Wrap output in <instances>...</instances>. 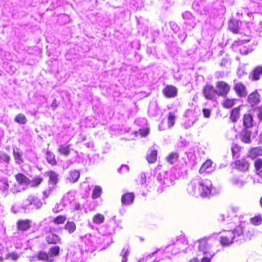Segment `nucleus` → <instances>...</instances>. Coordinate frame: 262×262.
I'll return each mask as SVG.
<instances>
[{
  "label": "nucleus",
  "instance_id": "nucleus-1",
  "mask_svg": "<svg viewBox=\"0 0 262 262\" xmlns=\"http://www.w3.org/2000/svg\"><path fill=\"white\" fill-rule=\"evenodd\" d=\"M212 190V184L208 179H202L196 178L193 179L188 185L187 190L190 195L198 197H207L211 194Z\"/></svg>",
  "mask_w": 262,
  "mask_h": 262
},
{
  "label": "nucleus",
  "instance_id": "nucleus-2",
  "mask_svg": "<svg viewBox=\"0 0 262 262\" xmlns=\"http://www.w3.org/2000/svg\"><path fill=\"white\" fill-rule=\"evenodd\" d=\"M81 239L88 247V250L91 251L101 246L104 248L112 242V238L110 235L97 236L91 234H86L81 237Z\"/></svg>",
  "mask_w": 262,
  "mask_h": 262
},
{
  "label": "nucleus",
  "instance_id": "nucleus-3",
  "mask_svg": "<svg viewBox=\"0 0 262 262\" xmlns=\"http://www.w3.org/2000/svg\"><path fill=\"white\" fill-rule=\"evenodd\" d=\"M220 242L223 246H228L241 239L243 228L237 227L233 230L223 231L220 233Z\"/></svg>",
  "mask_w": 262,
  "mask_h": 262
},
{
  "label": "nucleus",
  "instance_id": "nucleus-4",
  "mask_svg": "<svg viewBox=\"0 0 262 262\" xmlns=\"http://www.w3.org/2000/svg\"><path fill=\"white\" fill-rule=\"evenodd\" d=\"M210 237L205 236L199 239L195 242L198 254V255L202 254L203 255H211V257H213L219 251L214 252L211 250L212 245L209 243Z\"/></svg>",
  "mask_w": 262,
  "mask_h": 262
},
{
  "label": "nucleus",
  "instance_id": "nucleus-5",
  "mask_svg": "<svg viewBox=\"0 0 262 262\" xmlns=\"http://www.w3.org/2000/svg\"><path fill=\"white\" fill-rule=\"evenodd\" d=\"M42 205V202L38 197L34 195H30L23 202L21 207L24 212L28 213L34 208H40Z\"/></svg>",
  "mask_w": 262,
  "mask_h": 262
},
{
  "label": "nucleus",
  "instance_id": "nucleus-6",
  "mask_svg": "<svg viewBox=\"0 0 262 262\" xmlns=\"http://www.w3.org/2000/svg\"><path fill=\"white\" fill-rule=\"evenodd\" d=\"M176 177L172 170L160 172L157 177V180L160 184L169 186L174 184Z\"/></svg>",
  "mask_w": 262,
  "mask_h": 262
},
{
  "label": "nucleus",
  "instance_id": "nucleus-7",
  "mask_svg": "<svg viewBox=\"0 0 262 262\" xmlns=\"http://www.w3.org/2000/svg\"><path fill=\"white\" fill-rule=\"evenodd\" d=\"M188 241L185 238H182L177 241L176 244L172 245H169L166 248L167 251L171 249V253L176 254L181 251L184 253L188 252Z\"/></svg>",
  "mask_w": 262,
  "mask_h": 262
},
{
  "label": "nucleus",
  "instance_id": "nucleus-8",
  "mask_svg": "<svg viewBox=\"0 0 262 262\" xmlns=\"http://www.w3.org/2000/svg\"><path fill=\"white\" fill-rule=\"evenodd\" d=\"M196 113L192 110H187L184 115V126L186 128L191 127L198 120Z\"/></svg>",
  "mask_w": 262,
  "mask_h": 262
},
{
  "label": "nucleus",
  "instance_id": "nucleus-9",
  "mask_svg": "<svg viewBox=\"0 0 262 262\" xmlns=\"http://www.w3.org/2000/svg\"><path fill=\"white\" fill-rule=\"evenodd\" d=\"M216 94L219 96L225 97L230 90V85L225 81H220L216 83Z\"/></svg>",
  "mask_w": 262,
  "mask_h": 262
},
{
  "label": "nucleus",
  "instance_id": "nucleus-10",
  "mask_svg": "<svg viewBox=\"0 0 262 262\" xmlns=\"http://www.w3.org/2000/svg\"><path fill=\"white\" fill-rule=\"evenodd\" d=\"M216 90L211 85H206L203 88V93L204 97L207 99H213L215 96Z\"/></svg>",
  "mask_w": 262,
  "mask_h": 262
},
{
  "label": "nucleus",
  "instance_id": "nucleus-11",
  "mask_svg": "<svg viewBox=\"0 0 262 262\" xmlns=\"http://www.w3.org/2000/svg\"><path fill=\"white\" fill-rule=\"evenodd\" d=\"M157 149L156 146L151 147L147 155V160L149 163H154L157 160Z\"/></svg>",
  "mask_w": 262,
  "mask_h": 262
},
{
  "label": "nucleus",
  "instance_id": "nucleus-12",
  "mask_svg": "<svg viewBox=\"0 0 262 262\" xmlns=\"http://www.w3.org/2000/svg\"><path fill=\"white\" fill-rule=\"evenodd\" d=\"M37 260L52 262V259L50 257L49 254L42 251L40 252L36 256H33L30 259V261H36Z\"/></svg>",
  "mask_w": 262,
  "mask_h": 262
},
{
  "label": "nucleus",
  "instance_id": "nucleus-13",
  "mask_svg": "<svg viewBox=\"0 0 262 262\" xmlns=\"http://www.w3.org/2000/svg\"><path fill=\"white\" fill-rule=\"evenodd\" d=\"M164 95L169 98L174 97L177 95L178 91L176 87L167 85L163 90Z\"/></svg>",
  "mask_w": 262,
  "mask_h": 262
},
{
  "label": "nucleus",
  "instance_id": "nucleus-14",
  "mask_svg": "<svg viewBox=\"0 0 262 262\" xmlns=\"http://www.w3.org/2000/svg\"><path fill=\"white\" fill-rule=\"evenodd\" d=\"M234 89L237 94L241 97H244L247 95L246 88L245 85L241 82L235 83Z\"/></svg>",
  "mask_w": 262,
  "mask_h": 262
},
{
  "label": "nucleus",
  "instance_id": "nucleus-15",
  "mask_svg": "<svg viewBox=\"0 0 262 262\" xmlns=\"http://www.w3.org/2000/svg\"><path fill=\"white\" fill-rule=\"evenodd\" d=\"M182 16L183 19L186 20L185 21L186 24L188 25L192 28L194 27L195 24L194 19L190 12L186 11L182 14Z\"/></svg>",
  "mask_w": 262,
  "mask_h": 262
},
{
  "label": "nucleus",
  "instance_id": "nucleus-16",
  "mask_svg": "<svg viewBox=\"0 0 262 262\" xmlns=\"http://www.w3.org/2000/svg\"><path fill=\"white\" fill-rule=\"evenodd\" d=\"M61 241V238L54 233H50L46 236V241L49 244H59Z\"/></svg>",
  "mask_w": 262,
  "mask_h": 262
},
{
  "label": "nucleus",
  "instance_id": "nucleus-17",
  "mask_svg": "<svg viewBox=\"0 0 262 262\" xmlns=\"http://www.w3.org/2000/svg\"><path fill=\"white\" fill-rule=\"evenodd\" d=\"M249 163L245 159L237 160L235 162L236 168L243 171L247 170L249 168Z\"/></svg>",
  "mask_w": 262,
  "mask_h": 262
},
{
  "label": "nucleus",
  "instance_id": "nucleus-18",
  "mask_svg": "<svg viewBox=\"0 0 262 262\" xmlns=\"http://www.w3.org/2000/svg\"><path fill=\"white\" fill-rule=\"evenodd\" d=\"M135 195L133 193H127L122 195L121 201L124 205L131 204L134 200Z\"/></svg>",
  "mask_w": 262,
  "mask_h": 262
},
{
  "label": "nucleus",
  "instance_id": "nucleus-19",
  "mask_svg": "<svg viewBox=\"0 0 262 262\" xmlns=\"http://www.w3.org/2000/svg\"><path fill=\"white\" fill-rule=\"evenodd\" d=\"M13 155L15 162L17 164H21L23 163V154L18 148H15L13 150Z\"/></svg>",
  "mask_w": 262,
  "mask_h": 262
},
{
  "label": "nucleus",
  "instance_id": "nucleus-20",
  "mask_svg": "<svg viewBox=\"0 0 262 262\" xmlns=\"http://www.w3.org/2000/svg\"><path fill=\"white\" fill-rule=\"evenodd\" d=\"M260 100V96L257 92H254L250 94L248 96V100L251 105L257 104Z\"/></svg>",
  "mask_w": 262,
  "mask_h": 262
},
{
  "label": "nucleus",
  "instance_id": "nucleus-21",
  "mask_svg": "<svg viewBox=\"0 0 262 262\" xmlns=\"http://www.w3.org/2000/svg\"><path fill=\"white\" fill-rule=\"evenodd\" d=\"M262 155V147H255L250 149L248 152V157L254 159Z\"/></svg>",
  "mask_w": 262,
  "mask_h": 262
},
{
  "label": "nucleus",
  "instance_id": "nucleus-22",
  "mask_svg": "<svg viewBox=\"0 0 262 262\" xmlns=\"http://www.w3.org/2000/svg\"><path fill=\"white\" fill-rule=\"evenodd\" d=\"M80 173L78 170H71L68 177H67V180L71 183H75L78 181Z\"/></svg>",
  "mask_w": 262,
  "mask_h": 262
},
{
  "label": "nucleus",
  "instance_id": "nucleus-23",
  "mask_svg": "<svg viewBox=\"0 0 262 262\" xmlns=\"http://www.w3.org/2000/svg\"><path fill=\"white\" fill-rule=\"evenodd\" d=\"M212 162L210 160H207L201 166L199 170L200 173L209 172L211 170Z\"/></svg>",
  "mask_w": 262,
  "mask_h": 262
},
{
  "label": "nucleus",
  "instance_id": "nucleus-24",
  "mask_svg": "<svg viewBox=\"0 0 262 262\" xmlns=\"http://www.w3.org/2000/svg\"><path fill=\"white\" fill-rule=\"evenodd\" d=\"M47 175L49 177V183L52 185H56L58 181V175L53 171H50L47 172Z\"/></svg>",
  "mask_w": 262,
  "mask_h": 262
},
{
  "label": "nucleus",
  "instance_id": "nucleus-25",
  "mask_svg": "<svg viewBox=\"0 0 262 262\" xmlns=\"http://www.w3.org/2000/svg\"><path fill=\"white\" fill-rule=\"evenodd\" d=\"M17 181L21 185H28L30 183V180L25 175L18 173L16 176Z\"/></svg>",
  "mask_w": 262,
  "mask_h": 262
},
{
  "label": "nucleus",
  "instance_id": "nucleus-26",
  "mask_svg": "<svg viewBox=\"0 0 262 262\" xmlns=\"http://www.w3.org/2000/svg\"><path fill=\"white\" fill-rule=\"evenodd\" d=\"M251 133L248 129H245L241 134V140L245 143H250L251 142Z\"/></svg>",
  "mask_w": 262,
  "mask_h": 262
},
{
  "label": "nucleus",
  "instance_id": "nucleus-27",
  "mask_svg": "<svg viewBox=\"0 0 262 262\" xmlns=\"http://www.w3.org/2000/svg\"><path fill=\"white\" fill-rule=\"evenodd\" d=\"M9 189V185L8 181L5 180H2L0 181V191H2V193L4 196H6L8 194Z\"/></svg>",
  "mask_w": 262,
  "mask_h": 262
},
{
  "label": "nucleus",
  "instance_id": "nucleus-28",
  "mask_svg": "<svg viewBox=\"0 0 262 262\" xmlns=\"http://www.w3.org/2000/svg\"><path fill=\"white\" fill-rule=\"evenodd\" d=\"M30 221L29 220L19 221L17 222V227L19 230L26 231L30 227Z\"/></svg>",
  "mask_w": 262,
  "mask_h": 262
},
{
  "label": "nucleus",
  "instance_id": "nucleus-29",
  "mask_svg": "<svg viewBox=\"0 0 262 262\" xmlns=\"http://www.w3.org/2000/svg\"><path fill=\"white\" fill-rule=\"evenodd\" d=\"M243 123L244 126L247 128L252 126L253 120L251 115L246 114L244 115L243 118Z\"/></svg>",
  "mask_w": 262,
  "mask_h": 262
},
{
  "label": "nucleus",
  "instance_id": "nucleus-30",
  "mask_svg": "<svg viewBox=\"0 0 262 262\" xmlns=\"http://www.w3.org/2000/svg\"><path fill=\"white\" fill-rule=\"evenodd\" d=\"M74 192L69 191L63 197V202L65 205L68 203H71L74 200Z\"/></svg>",
  "mask_w": 262,
  "mask_h": 262
},
{
  "label": "nucleus",
  "instance_id": "nucleus-31",
  "mask_svg": "<svg viewBox=\"0 0 262 262\" xmlns=\"http://www.w3.org/2000/svg\"><path fill=\"white\" fill-rule=\"evenodd\" d=\"M261 75H262V66H258L253 71L252 75V79L257 80L259 79Z\"/></svg>",
  "mask_w": 262,
  "mask_h": 262
},
{
  "label": "nucleus",
  "instance_id": "nucleus-32",
  "mask_svg": "<svg viewBox=\"0 0 262 262\" xmlns=\"http://www.w3.org/2000/svg\"><path fill=\"white\" fill-rule=\"evenodd\" d=\"M60 248L59 246L52 247L49 250L48 254L50 255V257L52 259V261L54 260V257L57 256L59 255Z\"/></svg>",
  "mask_w": 262,
  "mask_h": 262
},
{
  "label": "nucleus",
  "instance_id": "nucleus-33",
  "mask_svg": "<svg viewBox=\"0 0 262 262\" xmlns=\"http://www.w3.org/2000/svg\"><path fill=\"white\" fill-rule=\"evenodd\" d=\"M130 253V249L128 246H125L121 252V255L122 257V262H127V256L129 255Z\"/></svg>",
  "mask_w": 262,
  "mask_h": 262
},
{
  "label": "nucleus",
  "instance_id": "nucleus-34",
  "mask_svg": "<svg viewBox=\"0 0 262 262\" xmlns=\"http://www.w3.org/2000/svg\"><path fill=\"white\" fill-rule=\"evenodd\" d=\"M76 224L73 222L68 221L64 226V229L69 234H72L76 230Z\"/></svg>",
  "mask_w": 262,
  "mask_h": 262
},
{
  "label": "nucleus",
  "instance_id": "nucleus-35",
  "mask_svg": "<svg viewBox=\"0 0 262 262\" xmlns=\"http://www.w3.org/2000/svg\"><path fill=\"white\" fill-rule=\"evenodd\" d=\"M105 217L104 215L101 213H97L93 217V222L97 225L103 223L104 221Z\"/></svg>",
  "mask_w": 262,
  "mask_h": 262
},
{
  "label": "nucleus",
  "instance_id": "nucleus-36",
  "mask_svg": "<svg viewBox=\"0 0 262 262\" xmlns=\"http://www.w3.org/2000/svg\"><path fill=\"white\" fill-rule=\"evenodd\" d=\"M239 109L238 107L234 108L230 115V119L233 122H236L239 118Z\"/></svg>",
  "mask_w": 262,
  "mask_h": 262
},
{
  "label": "nucleus",
  "instance_id": "nucleus-37",
  "mask_svg": "<svg viewBox=\"0 0 262 262\" xmlns=\"http://www.w3.org/2000/svg\"><path fill=\"white\" fill-rule=\"evenodd\" d=\"M231 150L233 157L237 158L240 155L241 147L237 144H234L232 147Z\"/></svg>",
  "mask_w": 262,
  "mask_h": 262
},
{
  "label": "nucleus",
  "instance_id": "nucleus-38",
  "mask_svg": "<svg viewBox=\"0 0 262 262\" xmlns=\"http://www.w3.org/2000/svg\"><path fill=\"white\" fill-rule=\"evenodd\" d=\"M176 116L174 113L169 112L168 116V127L171 128L175 123Z\"/></svg>",
  "mask_w": 262,
  "mask_h": 262
},
{
  "label": "nucleus",
  "instance_id": "nucleus-39",
  "mask_svg": "<svg viewBox=\"0 0 262 262\" xmlns=\"http://www.w3.org/2000/svg\"><path fill=\"white\" fill-rule=\"evenodd\" d=\"M14 120L16 122L21 124H25L27 122L26 117L23 114H19L16 115Z\"/></svg>",
  "mask_w": 262,
  "mask_h": 262
},
{
  "label": "nucleus",
  "instance_id": "nucleus-40",
  "mask_svg": "<svg viewBox=\"0 0 262 262\" xmlns=\"http://www.w3.org/2000/svg\"><path fill=\"white\" fill-rule=\"evenodd\" d=\"M70 145H61L59 146V152L64 156H68L70 153Z\"/></svg>",
  "mask_w": 262,
  "mask_h": 262
},
{
  "label": "nucleus",
  "instance_id": "nucleus-41",
  "mask_svg": "<svg viewBox=\"0 0 262 262\" xmlns=\"http://www.w3.org/2000/svg\"><path fill=\"white\" fill-rule=\"evenodd\" d=\"M20 257V254L16 252H10L7 254L6 256V259H9L12 261H16Z\"/></svg>",
  "mask_w": 262,
  "mask_h": 262
},
{
  "label": "nucleus",
  "instance_id": "nucleus-42",
  "mask_svg": "<svg viewBox=\"0 0 262 262\" xmlns=\"http://www.w3.org/2000/svg\"><path fill=\"white\" fill-rule=\"evenodd\" d=\"M102 193V188L100 186H96L93 190L92 193V198L96 199L100 197Z\"/></svg>",
  "mask_w": 262,
  "mask_h": 262
},
{
  "label": "nucleus",
  "instance_id": "nucleus-43",
  "mask_svg": "<svg viewBox=\"0 0 262 262\" xmlns=\"http://www.w3.org/2000/svg\"><path fill=\"white\" fill-rule=\"evenodd\" d=\"M166 158L169 163L173 164L178 160V155L176 152H171L167 157Z\"/></svg>",
  "mask_w": 262,
  "mask_h": 262
},
{
  "label": "nucleus",
  "instance_id": "nucleus-44",
  "mask_svg": "<svg viewBox=\"0 0 262 262\" xmlns=\"http://www.w3.org/2000/svg\"><path fill=\"white\" fill-rule=\"evenodd\" d=\"M46 159L49 163L52 165H55L56 164L55 156L52 152H47Z\"/></svg>",
  "mask_w": 262,
  "mask_h": 262
},
{
  "label": "nucleus",
  "instance_id": "nucleus-45",
  "mask_svg": "<svg viewBox=\"0 0 262 262\" xmlns=\"http://www.w3.org/2000/svg\"><path fill=\"white\" fill-rule=\"evenodd\" d=\"M42 181V179L39 177H35L32 181H30V185L31 187H36L39 185Z\"/></svg>",
  "mask_w": 262,
  "mask_h": 262
},
{
  "label": "nucleus",
  "instance_id": "nucleus-46",
  "mask_svg": "<svg viewBox=\"0 0 262 262\" xmlns=\"http://www.w3.org/2000/svg\"><path fill=\"white\" fill-rule=\"evenodd\" d=\"M251 223L254 225H259L262 222V217L258 215L250 219Z\"/></svg>",
  "mask_w": 262,
  "mask_h": 262
},
{
  "label": "nucleus",
  "instance_id": "nucleus-47",
  "mask_svg": "<svg viewBox=\"0 0 262 262\" xmlns=\"http://www.w3.org/2000/svg\"><path fill=\"white\" fill-rule=\"evenodd\" d=\"M10 160V157L5 152H0V162H5L9 163Z\"/></svg>",
  "mask_w": 262,
  "mask_h": 262
},
{
  "label": "nucleus",
  "instance_id": "nucleus-48",
  "mask_svg": "<svg viewBox=\"0 0 262 262\" xmlns=\"http://www.w3.org/2000/svg\"><path fill=\"white\" fill-rule=\"evenodd\" d=\"M66 220V217L63 215H59L54 219L53 222L57 225L64 223Z\"/></svg>",
  "mask_w": 262,
  "mask_h": 262
},
{
  "label": "nucleus",
  "instance_id": "nucleus-49",
  "mask_svg": "<svg viewBox=\"0 0 262 262\" xmlns=\"http://www.w3.org/2000/svg\"><path fill=\"white\" fill-rule=\"evenodd\" d=\"M234 99H227L223 102V105L226 108H230L234 105Z\"/></svg>",
  "mask_w": 262,
  "mask_h": 262
},
{
  "label": "nucleus",
  "instance_id": "nucleus-50",
  "mask_svg": "<svg viewBox=\"0 0 262 262\" xmlns=\"http://www.w3.org/2000/svg\"><path fill=\"white\" fill-rule=\"evenodd\" d=\"M237 74L240 78L246 74L245 72V67L243 66H239L237 69Z\"/></svg>",
  "mask_w": 262,
  "mask_h": 262
},
{
  "label": "nucleus",
  "instance_id": "nucleus-51",
  "mask_svg": "<svg viewBox=\"0 0 262 262\" xmlns=\"http://www.w3.org/2000/svg\"><path fill=\"white\" fill-rule=\"evenodd\" d=\"M237 26L234 25L233 22H231L229 24V27L230 29L234 33H237L238 32V22H236Z\"/></svg>",
  "mask_w": 262,
  "mask_h": 262
},
{
  "label": "nucleus",
  "instance_id": "nucleus-52",
  "mask_svg": "<svg viewBox=\"0 0 262 262\" xmlns=\"http://www.w3.org/2000/svg\"><path fill=\"white\" fill-rule=\"evenodd\" d=\"M129 170V167L126 165H122L118 169V172L121 174H124L127 173Z\"/></svg>",
  "mask_w": 262,
  "mask_h": 262
},
{
  "label": "nucleus",
  "instance_id": "nucleus-53",
  "mask_svg": "<svg viewBox=\"0 0 262 262\" xmlns=\"http://www.w3.org/2000/svg\"><path fill=\"white\" fill-rule=\"evenodd\" d=\"M232 182L234 185L239 187L243 186L244 184V183L240 181L237 178H233L232 180Z\"/></svg>",
  "mask_w": 262,
  "mask_h": 262
},
{
  "label": "nucleus",
  "instance_id": "nucleus-54",
  "mask_svg": "<svg viewBox=\"0 0 262 262\" xmlns=\"http://www.w3.org/2000/svg\"><path fill=\"white\" fill-rule=\"evenodd\" d=\"M199 2H201V4H203L205 2V0H199V1H194L193 3H192V7L196 9L197 10H198L199 9Z\"/></svg>",
  "mask_w": 262,
  "mask_h": 262
},
{
  "label": "nucleus",
  "instance_id": "nucleus-55",
  "mask_svg": "<svg viewBox=\"0 0 262 262\" xmlns=\"http://www.w3.org/2000/svg\"><path fill=\"white\" fill-rule=\"evenodd\" d=\"M211 255H204V257L201 259L200 262H211L212 257H211Z\"/></svg>",
  "mask_w": 262,
  "mask_h": 262
},
{
  "label": "nucleus",
  "instance_id": "nucleus-56",
  "mask_svg": "<svg viewBox=\"0 0 262 262\" xmlns=\"http://www.w3.org/2000/svg\"><path fill=\"white\" fill-rule=\"evenodd\" d=\"M146 176L145 173H141L140 176L139 182L141 184L143 185L146 182Z\"/></svg>",
  "mask_w": 262,
  "mask_h": 262
},
{
  "label": "nucleus",
  "instance_id": "nucleus-57",
  "mask_svg": "<svg viewBox=\"0 0 262 262\" xmlns=\"http://www.w3.org/2000/svg\"><path fill=\"white\" fill-rule=\"evenodd\" d=\"M140 134L141 136L144 137L147 135L149 133V129L148 128H143L139 130Z\"/></svg>",
  "mask_w": 262,
  "mask_h": 262
},
{
  "label": "nucleus",
  "instance_id": "nucleus-58",
  "mask_svg": "<svg viewBox=\"0 0 262 262\" xmlns=\"http://www.w3.org/2000/svg\"><path fill=\"white\" fill-rule=\"evenodd\" d=\"M203 115L206 118H209L210 116V111L208 109H203Z\"/></svg>",
  "mask_w": 262,
  "mask_h": 262
},
{
  "label": "nucleus",
  "instance_id": "nucleus-59",
  "mask_svg": "<svg viewBox=\"0 0 262 262\" xmlns=\"http://www.w3.org/2000/svg\"><path fill=\"white\" fill-rule=\"evenodd\" d=\"M257 116L258 117L259 122L262 121V110H259L257 112Z\"/></svg>",
  "mask_w": 262,
  "mask_h": 262
},
{
  "label": "nucleus",
  "instance_id": "nucleus-60",
  "mask_svg": "<svg viewBox=\"0 0 262 262\" xmlns=\"http://www.w3.org/2000/svg\"><path fill=\"white\" fill-rule=\"evenodd\" d=\"M50 193H51L50 190H48L45 191L43 192V195L45 196V198H48L50 195Z\"/></svg>",
  "mask_w": 262,
  "mask_h": 262
},
{
  "label": "nucleus",
  "instance_id": "nucleus-61",
  "mask_svg": "<svg viewBox=\"0 0 262 262\" xmlns=\"http://www.w3.org/2000/svg\"><path fill=\"white\" fill-rule=\"evenodd\" d=\"M80 205H79V204H75V206H74V210H80Z\"/></svg>",
  "mask_w": 262,
  "mask_h": 262
},
{
  "label": "nucleus",
  "instance_id": "nucleus-62",
  "mask_svg": "<svg viewBox=\"0 0 262 262\" xmlns=\"http://www.w3.org/2000/svg\"><path fill=\"white\" fill-rule=\"evenodd\" d=\"M57 103H56V100H54L53 101L52 103L51 104V106H52V107H53V108H55V107H57Z\"/></svg>",
  "mask_w": 262,
  "mask_h": 262
},
{
  "label": "nucleus",
  "instance_id": "nucleus-63",
  "mask_svg": "<svg viewBox=\"0 0 262 262\" xmlns=\"http://www.w3.org/2000/svg\"><path fill=\"white\" fill-rule=\"evenodd\" d=\"M219 220H220L222 221H224V220H225V215L224 214H221L220 216Z\"/></svg>",
  "mask_w": 262,
  "mask_h": 262
},
{
  "label": "nucleus",
  "instance_id": "nucleus-64",
  "mask_svg": "<svg viewBox=\"0 0 262 262\" xmlns=\"http://www.w3.org/2000/svg\"><path fill=\"white\" fill-rule=\"evenodd\" d=\"M189 262H198V259L196 258H193L190 260Z\"/></svg>",
  "mask_w": 262,
  "mask_h": 262
}]
</instances>
